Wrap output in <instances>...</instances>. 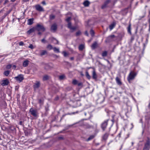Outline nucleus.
<instances>
[{"label": "nucleus", "instance_id": "1", "mask_svg": "<svg viewBox=\"0 0 150 150\" xmlns=\"http://www.w3.org/2000/svg\"><path fill=\"white\" fill-rule=\"evenodd\" d=\"M137 75V73L133 71H131L129 74L127 79L128 82L130 83L131 81L134 79Z\"/></svg>", "mask_w": 150, "mask_h": 150}, {"label": "nucleus", "instance_id": "2", "mask_svg": "<svg viewBox=\"0 0 150 150\" xmlns=\"http://www.w3.org/2000/svg\"><path fill=\"white\" fill-rule=\"evenodd\" d=\"M35 28L36 30L38 31L42 30L43 32H44L45 30V28H44L43 25L40 24H38L37 25Z\"/></svg>", "mask_w": 150, "mask_h": 150}, {"label": "nucleus", "instance_id": "3", "mask_svg": "<svg viewBox=\"0 0 150 150\" xmlns=\"http://www.w3.org/2000/svg\"><path fill=\"white\" fill-rule=\"evenodd\" d=\"M30 114L34 117H36L38 115L37 111L36 110L34 109L31 108L30 110Z\"/></svg>", "mask_w": 150, "mask_h": 150}, {"label": "nucleus", "instance_id": "4", "mask_svg": "<svg viewBox=\"0 0 150 150\" xmlns=\"http://www.w3.org/2000/svg\"><path fill=\"white\" fill-rule=\"evenodd\" d=\"M14 79L17 81L21 82L24 79L23 76L22 74H20L18 76L15 77Z\"/></svg>", "mask_w": 150, "mask_h": 150}, {"label": "nucleus", "instance_id": "5", "mask_svg": "<svg viewBox=\"0 0 150 150\" xmlns=\"http://www.w3.org/2000/svg\"><path fill=\"white\" fill-rule=\"evenodd\" d=\"M108 120H106L103 122L101 125V127L103 131L105 130L108 125Z\"/></svg>", "mask_w": 150, "mask_h": 150}, {"label": "nucleus", "instance_id": "6", "mask_svg": "<svg viewBox=\"0 0 150 150\" xmlns=\"http://www.w3.org/2000/svg\"><path fill=\"white\" fill-rule=\"evenodd\" d=\"M35 8L36 10L39 11H44L43 8L40 5H37L35 6Z\"/></svg>", "mask_w": 150, "mask_h": 150}, {"label": "nucleus", "instance_id": "7", "mask_svg": "<svg viewBox=\"0 0 150 150\" xmlns=\"http://www.w3.org/2000/svg\"><path fill=\"white\" fill-rule=\"evenodd\" d=\"M57 28V25L56 23L53 24L51 26V30L53 32H55Z\"/></svg>", "mask_w": 150, "mask_h": 150}, {"label": "nucleus", "instance_id": "8", "mask_svg": "<svg viewBox=\"0 0 150 150\" xmlns=\"http://www.w3.org/2000/svg\"><path fill=\"white\" fill-rule=\"evenodd\" d=\"M147 138L144 145L150 149V139L148 137Z\"/></svg>", "mask_w": 150, "mask_h": 150}, {"label": "nucleus", "instance_id": "9", "mask_svg": "<svg viewBox=\"0 0 150 150\" xmlns=\"http://www.w3.org/2000/svg\"><path fill=\"white\" fill-rule=\"evenodd\" d=\"M116 37L114 35H112L108 36L107 39V40L109 42H110L113 40V39Z\"/></svg>", "mask_w": 150, "mask_h": 150}, {"label": "nucleus", "instance_id": "10", "mask_svg": "<svg viewBox=\"0 0 150 150\" xmlns=\"http://www.w3.org/2000/svg\"><path fill=\"white\" fill-rule=\"evenodd\" d=\"M40 83L39 81H36V82L33 85V88L34 89H36L38 88L40 86Z\"/></svg>", "mask_w": 150, "mask_h": 150}, {"label": "nucleus", "instance_id": "11", "mask_svg": "<svg viewBox=\"0 0 150 150\" xmlns=\"http://www.w3.org/2000/svg\"><path fill=\"white\" fill-rule=\"evenodd\" d=\"M9 83V81L7 79L3 80L2 81V83L1 84L3 86L7 85Z\"/></svg>", "mask_w": 150, "mask_h": 150}, {"label": "nucleus", "instance_id": "12", "mask_svg": "<svg viewBox=\"0 0 150 150\" xmlns=\"http://www.w3.org/2000/svg\"><path fill=\"white\" fill-rule=\"evenodd\" d=\"M109 135V134L108 133H105L102 136V139L104 141H106L108 139Z\"/></svg>", "mask_w": 150, "mask_h": 150}, {"label": "nucleus", "instance_id": "13", "mask_svg": "<svg viewBox=\"0 0 150 150\" xmlns=\"http://www.w3.org/2000/svg\"><path fill=\"white\" fill-rule=\"evenodd\" d=\"M110 1V0H107L104 3V4L102 6L101 8L102 9L105 8L106 7L107 5L109 3Z\"/></svg>", "mask_w": 150, "mask_h": 150}, {"label": "nucleus", "instance_id": "14", "mask_svg": "<svg viewBox=\"0 0 150 150\" xmlns=\"http://www.w3.org/2000/svg\"><path fill=\"white\" fill-rule=\"evenodd\" d=\"M116 81L117 84L121 86L122 84V82L121 81L120 79L118 77H117L115 79Z\"/></svg>", "mask_w": 150, "mask_h": 150}, {"label": "nucleus", "instance_id": "15", "mask_svg": "<svg viewBox=\"0 0 150 150\" xmlns=\"http://www.w3.org/2000/svg\"><path fill=\"white\" fill-rule=\"evenodd\" d=\"M29 61L28 60H26L24 61L23 63V66L24 67H26L28 66L29 63Z\"/></svg>", "mask_w": 150, "mask_h": 150}, {"label": "nucleus", "instance_id": "16", "mask_svg": "<svg viewBox=\"0 0 150 150\" xmlns=\"http://www.w3.org/2000/svg\"><path fill=\"white\" fill-rule=\"evenodd\" d=\"M68 27L72 30H75L76 29V28L74 27H72L71 23L69 22L68 24Z\"/></svg>", "mask_w": 150, "mask_h": 150}, {"label": "nucleus", "instance_id": "17", "mask_svg": "<svg viewBox=\"0 0 150 150\" xmlns=\"http://www.w3.org/2000/svg\"><path fill=\"white\" fill-rule=\"evenodd\" d=\"M52 64H50V65L49 64H46L45 67V68L46 69H50L52 68L53 67V65H51Z\"/></svg>", "mask_w": 150, "mask_h": 150}, {"label": "nucleus", "instance_id": "18", "mask_svg": "<svg viewBox=\"0 0 150 150\" xmlns=\"http://www.w3.org/2000/svg\"><path fill=\"white\" fill-rule=\"evenodd\" d=\"M90 4V3L89 1L88 0H86L83 3V5L85 7L88 6H89Z\"/></svg>", "mask_w": 150, "mask_h": 150}, {"label": "nucleus", "instance_id": "19", "mask_svg": "<svg viewBox=\"0 0 150 150\" xmlns=\"http://www.w3.org/2000/svg\"><path fill=\"white\" fill-rule=\"evenodd\" d=\"M92 77L94 79H96L97 78V75L94 70H93L92 72Z\"/></svg>", "mask_w": 150, "mask_h": 150}, {"label": "nucleus", "instance_id": "20", "mask_svg": "<svg viewBox=\"0 0 150 150\" xmlns=\"http://www.w3.org/2000/svg\"><path fill=\"white\" fill-rule=\"evenodd\" d=\"M35 28L34 27L30 28L27 31V33L28 34H30L31 33L34 32V31H35Z\"/></svg>", "mask_w": 150, "mask_h": 150}, {"label": "nucleus", "instance_id": "21", "mask_svg": "<svg viewBox=\"0 0 150 150\" xmlns=\"http://www.w3.org/2000/svg\"><path fill=\"white\" fill-rule=\"evenodd\" d=\"M85 48V45L84 44H81L79 47V49L80 51H82Z\"/></svg>", "mask_w": 150, "mask_h": 150}, {"label": "nucleus", "instance_id": "22", "mask_svg": "<svg viewBox=\"0 0 150 150\" xmlns=\"http://www.w3.org/2000/svg\"><path fill=\"white\" fill-rule=\"evenodd\" d=\"M33 18L29 19L28 20V24L29 25H31L33 23Z\"/></svg>", "mask_w": 150, "mask_h": 150}, {"label": "nucleus", "instance_id": "23", "mask_svg": "<svg viewBox=\"0 0 150 150\" xmlns=\"http://www.w3.org/2000/svg\"><path fill=\"white\" fill-rule=\"evenodd\" d=\"M50 77L48 75H45L43 78V80L44 81L50 79Z\"/></svg>", "mask_w": 150, "mask_h": 150}, {"label": "nucleus", "instance_id": "24", "mask_svg": "<svg viewBox=\"0 0 150 150\" xmlns=\"http://www.w3.org/2000/svg\"><path fill=\"white\" fill-rule=\"evenodd\" d=\"M115 25L116 23L115 22H113L109 26V28L110 30H112L115 27Z\"/></svg>", "mask_w": 150, "mask_h": 150}, {"label": "nucleus", "instance_id": "25", "mask_svg": "<svg viewBox=\"0 0 150 150\" xmlns=\"http://www.w3.org/2000/svg\"><path fill=\"white\" fill-rule=\"evenodd\" d=\"M97 43L96 42H94L92 45L91 47L92 49H95L97 47Z\"/></svg>", "mask_w": 150, "mask_h": 150}, {"label": "nucleus", "instance_id": "26", "mask_svg": "<svg viewBox=\"0 0 150 150\" xmlns=\"http://www.w3.org/2000/svg\"><path fill=\"white\" fill-rule=\"evenodd\" d=\"M47 54V52L46 50H42L41 51L40 53V55L41 56H42L44 55H45Z\"/></svg>", "mask_w": 150, "mask_h": 150}, {"label": "nucleus", "instance_id": "27", "mask_svg": "<svg viewBox=\"0 0 150 150\" xmlns=\"http://www.w3.org/2000/svg\"><path fill=\"white\" fill-rule=\"evenodd\" d=\"M131 24L130 23L129 24L127 28V31L128 33H129L130 34H131Z\"/></svg>", "mask_w": 150, "mask_h": 150}, {"label": "nucleus", "instance_id": "28", "mask_svg": "<svg viewBox=\"0 0 150 150\" xmlns=\"http://www.w3.org/2000/svg\"><path fill=\"white\" fill-rule=\"evenodd\" d=\"M65 78V76L64 75H62L59 76V79L60 80H62Z\"/></svg>", "mask_w": 150, "mask_h": 150}, {"label": "nucleus", "instance_id": "29", "mask_svg": "<svg viewBox=\"0 0 150 150\" xmlns=\"http://www.w3.org/2000/svg\"><path fill=\"white\" fill-rule=\"evenodd\" d=\"M62 53L63 54L64 56L65 57H68L69 55V54L65 51H63Z\"/></svg>", "mask_w": 150, "mask_h": 150}, {"label": "nucleus", "instance_id": "30", "mask_svg": "<svg viewBox=\"0 0 150 150\" xmlns=\"http://www.w3.org/2000/svg\"><path fill=\"white\" fill-rule=\"evenodd\" d=\"M78 82L77 80L74 79L73 80L72 83L74 85H76L77 84Z\"/></svg>", "mask_w": 150, "mask_h": 150}, {"label": "nucleus", "instance_id": "31", "mask_svg": "<svg viewBox=\"0 0 150 150\" xmlns=\"http://www.w3.org/2000/svg\"><path fill=\"white\" fill-rule=\"evenodd\" d=\"M108 52L106 51H104L102 54V55L103 57H105L107 56Z\"/></svg>", "mask_w": 150, "mask_h": 150}, {"label": "nucleus", "instance_id": "32", "mask_svg": "<svg viewBox=\"0 0 150 150\" xmlns=\"http://www.w3.org/2000/svg\"><path fill=\"white\" fill-rule=\"evenodd\" d=\"M53 50L55 52L57 53H59L60 52L59 49L57 48L56 47H54V48H53Z\"/></svg>", "mask_w": 150, "mask_h": 150}, {"label": "nucleus", "instance_id": "33", "mask_svg": "<svg viewBox=\"0 0 150 150\" xmlns=\"http://www.w3.org/2000/svg\"><path fill=\"white\" fill-rule=\"evenodd\" d=\"M55 18V16L53 14H51L50 16V18L51 20L54 19Z\"/></svg>", "mask_w": 150, "mask_h": 150}, {"label": "nucleus", "instance_id": "34", "mask_svg": "<svg viewBox=\"0 0 150 150\" xmlns=\"http://www.w3.org/2000/svg\"><path fill=\"white\" fill-rule=\"evenodd\" d=\"M47 48L49 50H51V49H53V48L52 46V45H47Z\"/></svg>", "mask_w": 150, "mask_h": 150}, {"label": "nucleus", "instance_id": "35", "mask_svg": "<svg viewBox=\"0 0 150 150\" xmlns=\"http://www.w3.org/2000/svg\"><path fill=\"white\" fill-rule=\"evenodd\" d=\"M9 73H10L9 71H5V72H4V74L5 75L7 76L9 74Z\"/></svg>", "mask_w": 150, "mask_h": 150}, {"label": "nucleus", "instance_id": "36", "mask_svg": "<svg viewBox=\"0 0 150 150\" xmlns=\"http://www.w3.org/2000/svg\"><path fill=\"white\" fill-rule=\"evenodd\" d=\"M86 77L88 79H90L91 78V76L89 75L88 72L87 71L86 72Z\"/></svg>", "mask_w": 150, "mask_h": 150}, {"label": "nucleus", "instance_id": "37", "mask_svg": "<svg viewBox=\"0 0 150 150\" xmlns=\"http://www.w3.org/2000/svg\"><path fill=\"white\" fill-rule=\"evenodd\" d=\"M39 103L41 105H42L43 103L44 100L43 99H39L38 100Z\"/></svg>", "mask_w": 150, "mask_h": 150}, {"label": "nucleus", "instance_id": "38", "mask_svg": "<svg viewBox=\"0 0 150 150\" xmlns=\"http://www.w3.org/2000/svg\"><path fill=\"white\" fill-rule=\"evenodd\" d=\"M94 137V136L93 135H91L88 138L87 140L88 141H89L92 139H93Z\"/></svg>", "mask_w": 150, "mask_h": 150}, {"label": "nucleus", "instance_id": "39", "mask_svg": "<svg viewBox=\"0 0 150 150\" xmlns=\"http://www.w3.org/2000/svg\"><path fill=\"white\" fill-rule=\"evenodd\" d=\"M90 33L92 36H94V32L93 30L91 29V30L90 31Z\"/></svg>", "mask_w": 150, "mask_h": 150}, {"label": "nucleus", "instance_id": "40", "mask_svg": "<svg viewBox=\"0 0 150 150\" xmlns=\"http://www.w3.org/2000/svg\"><path fill=\"white\" fill-rule=\"evenodd\" d=\"M12 67V65L11 64H9L7 65L6 67V68L7 69H10Z\"/></svg>", "mask_w": 150, "mask_h": 150}, {"label": "nucleus", "instance_id": "41", "mask_svg": "<svg viewBox=\"0 0 150 150\" xmlns=\"http://www.w3.org/2000/svg\"><path fill=\"white\" fill-rule=\"evenodd\" d=\"M77 84L79 86H80L81 87H82L83 86V83L81 82H78Z\"/></svg>", "mask_w": 150, "mask_h": 150}, {"label": "nucleus", "instance_id": "42", "mask_svg": "<svg viewBox=\"0 0 150 150\" xmlns=\"http://www.w3.org/2000/svg\"><path fill=\"white\" fill-rule=\"evenodd\" d=\"M150 149L149 148V147H148L144 145V146L143 149V150H150Z\"/></svg>", "mask_w": 150, "mask_h": 150}, {"label": "nucleus", "instance_id": "43", "mask_svg": "<svg viewBox=\"0 0 150 150\" xmlns=\"http://www.w3.org/2000/svg\"><path fill=\"white\" fill-rule=\"evenodd\" d=\"M81 34V32L80 31H79L76 33V36H79Z\"/></svg>", "mask_w": 150, "mask_h": 150}, {"label": "nucleus", "instance_id": "44", "mask_svg": "<svg viewBox=\"0 0 150 150\" xmlns=\"http://www.w3.org/2000/svg\"><path fill=\"white\" fill-rule=\"evenodd\" d=\"M71 17H69L66 19V21L68 22H69L70 20H71Z\"/></svg>", "mask_w": 150, "mask_h": 150}, {"label": "nucleus", "instance_id": "45", "mask_svg": "<svg viewBox=\"0 0 150 150\" xmlns=\"http://www.w3.org/2000/svg\"><path fill=\"white\" fill-rule=\"evenodd\" d=\"M29 48L31 49H33V46L32 44H30L29 46Z\"/></svg>", "mask_w": 150, "mask_h": 150}, {"label": "nucleus", "instance_id": "46", "mask_svg": "<svg viewBox=\"0 0 150 150\" xmlns=\"http://www.w3.org/2000/svg\"><path fill=\"white\" fill-rule=\"evenodd\" d=\"M24 45V43L21 41V42H20L19 43V45H20V46H23V45Z\"/></svg>", "mask_w": 150, "mask_h": 150}, {"label": "nucleus", "instance_id": "47", "mask_svg": "<svg viewBox=\"0 0 150 150\" xmlns=\"http://www.w3.org/2000/svg\"><path fill=\"white\" fill-rule=\"evenodd\" d=\"M53 57H54L56 58H58L59 57V56H58L56 55H54Z\"/></svg>", "mask_w": 150, "mask_h": 150}, {"label": "nucleus", "instance_id": "48", "mask_svg": "<svg viewBox=\"0 0 150 150\" xmlns=\"http://www.w3.org/2000/svg\"><path fill=\"white\" fill-rule=\"evenodd\" d=\"M24 2H28L30 0H22Z\"/></svg>", "mask_w": 150, "mask_h": 150}, {"label": "nucleus", "instance_id": "49", "mask_svg": "<svg viewBox=\"0 0 150 150\" xmlns=\"http://www.w3.org/2000/svg\"><path fill=\"white\" fill-rule=\"evenodd\" d=\"M85 34L87 36H88V32L87 31H86L85 32Z\"/></svg>", "mask_w": 150, "mask_h": 150}, {"label": "nucleus", "instance_id": "50", "mask_svg": "<svg viewBox=\"0 0 150 150\" xmlns=\"http://www.w3.org/2000/svg\"><path fill=\"white\" fill-rule=\"evenodd\" d=\"M41 41L42 42H44V43H45V39L43 38V39H42L41 40Z\"/></svg>", "mask_w": 150, "mask_h": 150}, {"label": "nucleus", "instance_id": "51", "mask_svg": "<svg viewBox=\"0 0 150 150\" xmlns=\"http://www.w3.org/2000/svg\"><path fill=\"white\" fill-rule=\"evenodd\" d=\"M16 66L15 65H13V68L14 69H15L16 68Z\"/></svg>", "mask_w": 150, "mask_h": 150}, {"label": "nucleus", "instance_id": "52", "mask_svg": "<svg viewBox=\"0 0 150 150\" xmlns=\"http://www.w3.org/2000/svg\"><path fill=\"white\" fill-rule=\"evenodd\" d=\"M42 3L43 4V5H46V3L45 2V1H42Z\"/></svg>", "mask_w": 150, "mask_h": 150}, {"label": "nucleus", "instance_id": "53", "mask_svg": "<svg viewBox=\"0 0 150 150\" xmlns=\"http://www.w3.org/2000/svg\"><path fill=\"white\" fill-rule=\"evenodd\" d=\"M70 59L71 60H73L74 59V58L73 57H71Z\"/></svg>", "mask_w": 150, "mask_h": 150}, {"label": "nucleus", "instance_id": "54", "mask_svg": "<svg viewBox=\"0 0 150 150\" xmlns=\"http://www.w3.org/2000/svg\"><path fill=\"white\" fill-rule=\"evenodd\" d=\"M59 99V98L58 97H57L55 98V100H58V99Z\"/></svg>", "mask_w": 150, "mask_h": 150}, {"label": "nucleus", "instance_id": "55", "mask_svg": "<svg viewBox=\"0 0 150 150\" xmlns=\"http://www.w3.org/2000/svg\"><path fill=\"white\" fill-rule=\"evenodd\" d=\"M91 127L89 125H88V126L87 127V128H90Z\"/></svg>", "mask_w": 150, "mask_h": 150}, {"label": "nucleus", "instance_id": "56", "mask_svg": "<svg viewBox=\"0 0 150 150\" xmlns=\"http://www.w3.org/2000/svg\"><path fill=\"white\" fill-rule=\"evenodd\" d=\"M54 40H55L56 41V43H57V44H58V41L57 40H56V39H55Z\"/></svg>", "mask_w": 150, "mask_h": 150}, {"label": "nucleus", "instance_id": "57", "mask_svg": "<svg viewBox=\"0 0 150 150\" xmlns=\"http://www.w3.org/2000/svg\"><path fill=\"white\" fill-rule=\"evenodd\" d=\"M42 33L41 32H39L38 33V34L39 35H41Z\"/></svg>", "mask_w": 150, "mask_h": 150}, {"label": "nucleus", "instance_id": "58", "mask_svg": "<svg viewBox=\"0 0 150 150\" xmlns=\"http://www.w3.org/2000/svg\"><path fill=\"white\" fill-rule=\"evenodd\" d=\"M59 138L60 139H63V137H59Z\"/></svg>", "mask_w": 150, "mask_h": 150}, {"label": "nucleus", "instance_id": "59", "mask_svg": "<svg viewBox=\"0 0 150 150\" xmlns=\"http://www.w3.org/2000/svg\"><path fill=\"white\" fill-rule=\"evenodd\" d=\"M149 24H150V18L149 20Z\"/></svg>", "mask_w": 150, "mask_h": 150}, {"label": "nucleus", "instance_id": "60", "mask_svg": "<svg viewBox=\"0 0 150 150\" xmlns=\"http://www.w3.org/2000/svg\"><path fill=\"white\" fill-rule=\"evenodd\" d=\"M149 30L150 31V24H149Z\"/></svg>", "mask_w": 150, "mask_h": 150}, {"label": "nucleus", "instance_id": "61", "mask_svg": "<svg viewBox=\"0 0 150 150\" xmlns=\"http://www.w3.org/2000/svg\"><path fill=\"white\" fill-rule=\"evenodd\" d=\"M21 123H22V122L21 121L20 122V125H21Z\"/></svg>", "mask_w": 150, "mask_h": 150}, {"label": "nucleus", "instance_id": "62", "mask_svg": "<svg viewBox=\"0 0 150 150\" xmlns=\"http://www.w3.org/2000/svg\"><path fill=\"white\" fill-rule=\"evenodd\" d=\"M11 0L13 2V1H15L16 0Z\"/></svg>", "mask_w": 150, "mask_h": 150}, {"label": "nucleus", "instance_id": "63", "mask_svg": "<svg viewBox=\"0 0 150 150\" xmlns=\"http://www.w3.org/2000/svg\"><path fill=\"white\" fill-rule=\"evenodd\" d=\"M133 142H132V145H133Z\"/></svg>", "mask_w": 150, "mask_h": 150}, {"label": "nucleus", "instance_id": "64", "mask_svg": "<svg viewBox=\"0 0 150 150\" xmlns=\"http://www.w3.org/2000/svg\"><path fill=\"white\" fill-rule=\"evenodd\" d=\"M86 113H85V115H86Z\"/></svg>", "mask_w": 150, "mask_h": 150}]
</instances>
